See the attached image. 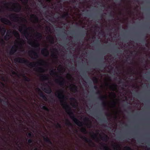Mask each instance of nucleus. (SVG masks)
Returning <instances> with one entry per match:
<instances>
[{
  "label": "nucleus",
  "instance_id": "nucleus-22",
  "mask_svg": "<svg viewBox=\"0 0 150 150\" xmlns=\"http://www.w3.org/2000/svg\"><path fill=\"white\" fill-rule=\"evenodd\" d=\"M28 43L32 46H35L36 47H39V45L38 43H35L33 42H28Z\"/></svg>",
  "mask_w": 150,
  "mask_h": 150
},
{
  "label": "nucleus",
  "instance_id": "nucleus-6",
  "mask_svg": "<svg viewBox=\"0 0 150 150\" xmlns=\"http://www.w3.org/2000/svg\"><path fill=\"white\" fill-rule=\"evenodd\" d=\"M9 17L10 19H12L14 21H19V18L24 20L25 21H26L25 19L18 16L17 15L16 13H12L9 16Z\"/></svg>",
  "mask_w": 150,
  "mask_h": 150
},
{
  "label": "nucleus",
  "instance_id": "nucleus-29",
  "mask_svg": "<svg viewBox=\"0 0 150 150\" xmlns=\"http://www.w3.org/2000/svg\"><path fill=\"white\" fill-rule=\"evenodd\" d=\"M41 78L43 80H47L48 79V75H44L41 76Z\"/></svg>",
  "mask_w": 150,
  "mask_h": 150
},
{
  "label": "nucleus",
  "instance_id": "nucleus-46",
  "mask_svg": "<svg viewBox=\"0 0 150 150\" xmlns=\"http://www.w3.org/2000/svg\"><path fill=\"white\" fill-rule=\"evenodd\" d=\"M2 101L4 102V104L6 105H10V104L8 101H5V100H1V101Z\"/></svg>",
  "mask_w": 150,
  "mask_h": 150
},
{
  "label": "nucleus",
  "instance_id": "nucleus-4",
  "mask_svg": "<svg viewBox=\"0 0 150 150\" xmlns=\"http://www.w3.org/2000/svg\"><path fill=\"white\" fill-rule=\"evenodd\" d=\"M116 96V94L115 92H111L110 93L109 97L112 99V100L110 103L111 107L112 108H116L117 104L116 101L117 99H115Z\"/></svg>",
  "mask_w": 150,
  "mask_h": 150
},
{
  "label": "nucleus",
  "instance_id": "nucleus-52",
  "mask_svg": "<svg viewBox=\"0 0 150 150\" xmlns=\"http://www.w3.org/2000/svg\"><path fill=\"white\" fill-rule=\"evenodd\" d=\"M84 120L85 121H89V119L88 117H86L84 119Z\"/></svg>",
  "mask_w": 150,
  "mask_h": 150
},
{
  "label": "nucleus",
  "instance_id": "nucleus-19",
  "mask_svg": "<svg viewBox=\"0 0 150 150\" xmlns=\"http://www.w3.org/2000/svg\"><path fill=\"white\" fill-rule=\"evenodd\" d=\"M40 91L39 93L40 96L43 99L46 100H47V98L46 96L39 89H38Z\"/></svg>",
  "mask_w": 150,
  "mask_h": 150
},
{
  "label": "nucleus",
  "instance_id": "nucleus-62",
  "mask_svg": "<svg viewBox=\"0 0 150 150\" xmlns=\"http://www.w3.org/2000/svg\"><path fill=\"white\" fill-rule=\"evenodd\" d=\"M101 18L102 19V21H103V13H102L101 14Z\"/></svg>",
  "mask_w": 150,
  "mask_h": 150
},
{
  "label": "nucleus",
  "instance_id": "nucleus-15",
  "mask_svg": "<svg viewBox=\"0 0 150 150\" xmlns=\"http://www.w3.org/2000/svg\"><path fill=\"white\" fill-rule=\"evenodd\" d=\"M53 50L55 51V52H52L51 56L52 57L55 59H57L58 58V57L57 56V53H58V51L57 49H54Z\"/></svg>",
  "mask_w": 150,
  "mask_h": 150
},
{
  "label": "nucleus",
  "instance_id": "nucleus-58",
  "mask_svg": "<svg viewBox=\"0 0 150 150\" xmlns=\"http://www.w3.org/2000/svg\"><path fill=\"white\" fill-rule=\"evenodd\" d=\"M23 28L22 27H20L19 28V30L20 32H21L23 30Z\"/></svg>",
  "mask_w": 150,
  "mask_h": 150
},
{
  "label": "nucleus",
  "instance_id": "nucleus-44",
  "mask_svg": "<svg viewBox=\"0 0 150 150\" xmlns=\"http://www.w3.org/2000/svg\"><path fill=\"white\" fill-rule=\"evenodd\" d=\"M101 122L102 123V127L103 125V123L102 124V122H103V111H101Z\"/></svg>",
  "mask_w": 150,
  "mask_h": 150
},
{
  "label": "nucleus",
  "instance_id": "nucleus-53",
  "mask_svg": "<svg viewBox=\"0 0 150 150\" xmlns=\"http://www.w3.org/2000/svg\"><path fill=\"white\" fill-rule=\"evenodd\" d=\"M101 150H103V142H102L101 144Z\"/></svg>",
  "mask_w": 150,
  "mask_h": 150
},
{
  "label": "nucleus",
  "instance_id": "nucleus-28",
  "mask_svg": "<svg viewBox=\"0 0 150 150\" xmlns=\"http://www.w3.org/2000/svg\"><path fill=\"white\" fill-rule=\"evenodd\" d=\"M69 16V13L68 12H65L64 14L62 15L61 17V18L63 19L67 18Z\"/></svg>",
  "mask_w": 150,
  "mask_h": 150
},
{
  "label": "nucleus",
  "instance_id": "nucleus-47",
  "mask_svg": "<svg viewBox=\"0 0 150 150\" xmlns=\"http://www.w3.org/2000/svg\"><path fill=\"white\" fill-rule=\"evenodd\" d=\"M0 42L1 43V45H4L5 44V42L4 41V40L2 39H1Z\"/></svg>",
  "mask_w": 150,
  "mask_h": 150
},
{
  "label": "nucleus",
  "instance_id": "nucleus-18",
  "mask_svg": "<svg viewBox=\"0 0 150 150\" xmlns=\"http://www.w3.org/2000/svg\"><path fill=\"white\" fill-rule=\"evenodd\" d=\"M43 139L44 141L47 143L51 145L52 144V143L51 140L47 137H44Z\"/></svg>",
  "mask_w": 150,
  "mask_h": 150
},
{
  "label": "nucleus",
  "instance_id": "nucleus-1",
  "mask_svg": "<svg viewBox=\"0 0 150 150\" xmlns=\"http://www.w3.org/2000/svg\"><path fill=\"white\" fill-rule=\"evenodd\" d=\"M55 95L60 100H61L60 103L63 108L64 109L66 112L69 116L70 118L79 126H83V123L79 121L76 118L72 111L71 109L70 106L67 104L66 100L67 99V97L63 94V91L60 90L57 91Z\"/></svg>",
  "mask_w": 150,
  "mask_h": 150
},
{
  "label": "nucleus",
  "instance_id": "nucleus-50",
  "mask_svg": "<svg viewBox=\"0 0 150 150\" xmlns=\"http://www.w3.org/2000/svg\"><path fill=\"white\" fill-rule=\"evenodd\" d=\"M125 150H132L131 148L129 146H126L124 148Z\"/></svg>",
  "mask_w": 150,
  "mask_h": 150
},
{
  "label": "nucleus",
  "instance_id": "nucleus-33",
  "mask_svg": "<svg viewBox=\"0 0 150 150\" xmlns=\"http://www.w3.org/2000/svg\"><path fill=\"white\" fill-rule=\"evenodd\" d=\"M101 111H103V95L101 96Z\"/></svg>",
  "mask_w": 150,
  "mask_h": 150
},
{
  "label": "nucleus",
  "instance_id": "nucleus-40",
  "mask_svg": "<svg viewBox=\"0 0 150 150\" xmlns=\"http://www.w3.org/2000/svg\"><path fill=\"white\" fill-rule=\"evenodd\" d=\"M28 137L30 138H32V137H33V134L31 132H30L28 134Z\"/></svg>",
  "mask_w": 150,
  "mask_h": 150
},
{
  "label": "nucleus",
  "instance_id": "nucleus-5",
  "mask_svg": "<svg viewBox=\"0 0 150 150\" xmlns=\"http://www.w3.org/2000/svg\"><path fill=\"white\" fill-rule=\"evenodd\" d=\"M11 3L12 4V3ZM13 4L14 6V7L12 8V10L16 13L20 12L21 9V7L20 4L17 3H13Z\"/></svg>",
  "mask_w": 150,
  "mask_h": 150
},
{
  "label": "nucleus",
  "instance_id": "nucleus-21",
  "mask_svg": "<svg viewBox=\"0 0 150 150\" xmlns=\"http://www.w3.org/2000/svg\"><path fill=\"white\" fill-rule=\"evenodd\" d=\"M16 47L15 46H13L11 50L9 52V54L11 55L13 54L16 52Z\"/></svg>",
  "mask_w": 150,
  "mask_h": 150
},
{
  "label": "nucleus",
  "instance_id": "nucleus-20",
  "mask_svg": "<svg viewBox=\"0 0 150 150\" xmlns=\"http://www.w3.org/2000/svg\"><path fill=\"white\" fill-rule=\"evenodd\" d=\"M103 43H102L101 45V69L103 68Z\"/></svg>",
  "mask_w": 150,
  "mask_h": 150
},
{
  "label": "nucleus",
  "instance_id": "nucleus-57",
  "mask_svg": "<svg viewBox=\"0 0 150 150\" xmlns=\"http://www.w3.org/2000/svg\"><path fill=\"white\" fill-rule=\"evenodd\" d=\"M101 88H102V91H103V82H102L101 84Z\"/></svg>",
  "mask_w": 150,
  "mask_h": 150
},
{
  "label": "nucleus",
  "instance_id": "nucleus-16",
  "mask_svg": "<svg viewBox=\"0 0 150 150\" xmlns=\"http://www.w3.org/2000/svg\"><path fill=\"white\" fill-rule=\"evenodd\" d=\"M80 138L82 139L85 142H89V143H92L93 145H94V144L92 142V140L90 139H89L86 137L85 136H81Z\"/></svg>",
  "mask_w": 150,
  "mask_h": 150
},
{
  "label": "nucleus",
  "instance_id": "nucleus-14",
  "mask_svg": "<svg viewBox=\"0 0 150 150\" xmlns=\"http://www.w3.org/2000/svg\"><path fill=\"white\" fill-rule=\"evenodd\" d=\"M47 39L49 41V42L51 44H54V38L53 36L50 35L47 37Z\"/></svg>",
  "mask_w": 150,
  "mask_h": 150
},
{
  "label": "nucleus",
  "instance_id": "nucleus-31",
  "mask_svg": "<svg viewBox=\"0 0 150 150\" xmlns=\"http://www.w3.org/2000/svg\"><path fill=\"white\" fill-rule=\"evenodd\" d=\"M13 34L14 36L18 38L19 40H21V39L20 38V35L19 33L17 31H15L13 33Z\"/></svg>",
  "mask_w": 150,
  "mask_h": 150
},
{
  "label": "nucleus",
  "instance_id": "nucleus-64",
  "mask_svg": "<svg viewBox=\"0 0 150 150\" xmlns=\"http://www.w3.org/2000/svg\"><path fill=\"white\" fill-rule=\"evenodd\" d=\"M2 80L3 81H5V78L4 77H2L1 78Z\"/></svg>",
  "mask_w": 150,
  "mask_h": 150
},
{
  "label": "nucleus",
  "instance_id": "nucleus-32",
  "mask_svg": "<svg viewBox=\"0 0 150 150\" xmlns=\"http://www.w3.org/2000/svg\"><path fill=\"white\" fill-rule=\"evenodd\" d=\"M2 35H4L6 32V29L4 27H3L0 29Z\"/></svg>",
  "mask_w": 150,
  "mask_h": 150
},
{
  "label": "nucleus",
  "instance_id": "nucleus-13",
  "mask_svg": "<svg viewBox=\"0 0 150 150\" xmlns=\"http://www.w3.org/2000/svg\"><path fill=\"white\" fill-rule=\"evenodd\" d=\"M42 90L44 91L46 93L50 94L52 92V89L51 87L48 86V87L47 88H43Z\"/></svg>",
  "mask_w": 150,
  "mask_h": 150
},
{
  "label": "nucleus",
  "instance_id": "nucleus-55",
  "mask_svg": "<svg viewBox=\"0 0 150 150\" xmlns=\"http://www.w3.org/2000/svg\"><path fill=\"white\" fill-rule=\"evenodd\" d=\"M146 38L144 39L143 40H142V41H141V42H145V41L146 40V39L147 38V37H146Z\"/></svg>",
  "mask_w": 150,
  "mask_h": 150
},
{
  "label": "nucleus",
  "instance_id": "nucleus-38",
  "mask_svg": "<svg viewBox=\"0 0 150 150\" xmlns=\"http://www.w3.org/2000/svg\"><path fill=\"white\" fill-rule=\"evenodd\" d=\"M41 108L42 109L45 110L47 112L49 111V109L46 106H43Z\"/></svg>",
  "mask_w": 150,
  "mask_h": 150
},
{
  "label": "nucleus",
  "instance_id": "nucleus-9",
  "mask_svg": "<svg viewBox=\"0 0 150 150\" xmlns=\"http://www.w3.org/2000/svg\"><path fill=\"white\" fill-rule=\"evenodd\" d=\"M109 88L112 91H114L117 88V85L115 83H111L107 84Z\"/></svg>",
  "mask_w": 150,
  "mask_h": 150
},
{
  "label": "nucleus",
  "instance_id": "nucleus-8",
  "mask_svg": "<svg viewBox=\"0 0 150 150\" xmlns=\"http://www.w3.org/2000/svg\"><path fill=\"white\" fill-rule=\"evenodd\" d=\"M105 60V57H104V61ZM105 62L104 61V64ZM105 71V68L104 67V110L105 109V75L104 74ZM105 113L104 111V115L105 114Z\"/></svg>",
  "mask_w": 150,
  "mask_h": 150
},
{
  "label": "nucleus",
  "instance_id": "nucleus-48",
  "mask_svg": "<svg viewBox=\"0 0 150 150\" xmlns=\"http://www.w3.org/2000/svg\"><path fill=\"white\" fill-rule=\"evenodd\" d=\"M56 127L57 128H61V125L60 124L57 123V125L56 126Z\"/></svg>",
  "mask_w": 150,
  "mask_h": 150
},
{
  "label": "nucleus",
  "instance_id": "nucleus-39",
  "mask_svg": "<svg viewBox=\"0 0 150 150\" xmlns=\"http://www.w3.org/2000/svg\"><path fill=\"white\" fill-rule=\"evenodd\" d=\"M38 71L39 72L42 73L45 72L44 69L41 67H39L38 69Z\"/></svg>",
  "mask_w": 150,
  "mask_h": 150
},
{
  "label": "nucleus",
  "instance_id": "nucleus-51",
  "mask_svg": "<svg viewBox=\"0 0 150 150\" xmlns=\"http://www.w3.org/2000/svg\"><path fill=\"white\" fill-rule=\"evenodd\" d=\"M129 71L131 73L134 74V71L132 68H130L129 69Z\"/></svg>",
  "mask_w": 150,
  "mask_h": 150
},
{
  "label": "nucleus",
  "instance_id": "nucleus-35",
  "mask_svg": "<svg viewBox=\"0 0 150 150\" xmlns=\"http://www.w3.org/2000/svg\"><path fill=\"white\" fill-rule=\"evenodd\" d=\"M92 81L94 83L96 84L98 83V79L97 77H93L92 78Z\"/></svg>",
  "mask_w": 150,
  "mask_h": 150
},
{
  "label": "nucleus",
  "instance_id": "nucleus-41",
  "mask_svg": "<svg viewBox=\"0 0 150 150\" xmlns=\"http://www.w3.org/2000/svg\"><path fill=\"white\" fill-rule=\"evenodd\" d=\"M114 12L112 11H110L109 14V16L110 17H112L113 18H114V15L113 14V13Z\"/></svg>",
  "mask_w": 150,
  "mask_h": 150
},
{
  "label": "nucleus",
  "instance_id": "nucleus-11",
  "mask_svg": "<svg viewBox=\"0 0 150 150\" xmlns=\"http://www.w3.org/2000/svg\"><path fill=\"white\" fill-rule=\"evenodd\" d=\"M0 19H1V21L5 24L11 25V23L9 20H8L7 19L5 18H1L0 16Z\"/></svg>",
  "mask_w": 150,
  "mask_h": 150
},
{
  "label": "nucleus",
  "instance_id": "nucleus-43",
  "mask_svg": "<svg viewBox=\"0 0 150 150\" xmlns=\"http://www.w3.org/2000/svg\"><path fill=\"white\" fill-rule=\"evenodd\" d=\"M101 122L102 123V127L103 125V123L102 124V122H103V111H101Z\"/></svg>",
  "mask_w": 150,
  "mask_h": 150
},
{
  "label": "nucleus",
  "instance_id": "nucleus-3",
  "mask_svg": "<svg viewBox=\"0 0 150 150\" xmlns=\"http://www.w3.org/2000/svg\"><path fill=\"white\" fill-rule=\"evenodd\" d=\"M50 74L54 75H57V77L59 78V79H56L55 80V82L61 86H64L65 82L64 79L62 76L57 75L56 71L54 70H51Z\"/></svg>",
  "mask_w": 150,
  "mask_h": 150
},
{
  "label": "nucleus",
  "instance_id": "nucleus-54",
  "mask_svg": "<svg viewBox=\"0 0 150 150\" xmlns=\"http://www.w3.org/2000/svg\"><path fill=\"white\" fill-rule=\"evenodd\" d=\"M11 72H12V74L13 75H16L17 74L13 70H12Z\"/></svg>",
  "mask_w": 150,
  "mask_h": 150
},
{
  "label": "nucleus",
  "instance_id": "nucleus-45",
  "mask_svg": "<svg viewBox=\"0 0 150 150\" xmlns=\"http://www.w3.org/2000/svg\"><path fill=\"white\" fill-rule=\"evenodd\" d=\"M33 141L32 139L30 138L29 139L28 141V143L29 144H32L33 143Z\"/></svg>",
  "mask_w": 150,
  "mask_h": 150
},
{
  "label": "nucleus",
  "instance_id": "nucleus-56",
  "mask_svg": "<svg viewBox=\"0 0 150 150\" xmlns=\"http://www.w3.org/2000/svg\"><path fill=\"white\" fill-rule=\"evenodd\" d=\"M71 70H72L73 71H74L75 70V67L74 66H72L71 68Z\"/></svg>",
  "mask_w": 150,
  "mask_h": 150
},
{
  "label": "nucleus",
  "instance_id": "nucleus-30",
  "mask_svg": "<svg viewBox=\"0 0 150 150\" xmlns=\"http://www.w3.org/2000/svg\"><path fill=\"white\" fill-rule=\"evenodd\" d=\"M112 146L113 149L116 150H117L120 147L118 144H112Z\"/></svg>",
  "mask_w": 150,
  "mask_h": 150
},
{
  "label": "nucleus",
  "instance_id": "nucleus-2",
  "mask_svg": "<svg viewBox=\"0 0 150 150\" xmlns=\"http://www.w3.org/2000/svg\"><path fill=\"white\" fill-rule=\"evenodd\" d=\"M15 63L18 62L21 63H24L29 67H34L36 66V64L41 65L42 63L44 62L42 60H40L39 61L36 62H30L28 60L24 58L21 57H17L14 59Z\"/></svg>",
  "mask_w": 150,
  "mask_h": 150
},
{
  "label": "nucleus",
  "instance_id": "nucleus-34",
  "mask_svg": "<svg viewBox=\"0 0 150 150\" xmlns=\"http://www.w3.org/2000/svg\"><path fill=\"white\" fill-rule=\"evenodd\" d=\"M81 132L85 134H86L87 132L86 129L85 127H82L81 129Z\"/></svg>",
  "mask_w": 150,
  "mask_h": 150
},
{
  "label": "nucleus",
  "instance_id": "nucleus-25",
  "mask_svg": "<svg viewBox=\"0 0 150 150\" xmlns=\"http://www.w3.org/2000/svg\"><path fill=\"white\" fill-rule=\"evenodd\" d=\"M91 137L93 139L95 140L96 141H98V139L97 135L96 134L93 133V134L91 135Z\"/></svg>",
  "mask_w": 150,
  "mask_h": 150
},
{
  "label": "nucleus",
  "instance_id": "nucleus-36",
  "mask_svg": "<svg viewBox=\"0 0 150 150\" xmlns=\"http://www.w3.org/2000/svg\"><path fill=\"white\" fill-rule=\"evenodd\" d=\"M66 122L65 123V125H66L68 126H72L71 123L68 120H66Z\"/></svg>",
  "mask_w": 150,
  "mask_h": 150
},
{
  "label": "nucleus",
  "instance_id": "nucleus-37",
  "mask_svg": "<svg viewBox=\"0 0 150 150\" xmlns=\"http://www.w3.org/2000/svg\"><path fill=\"white\" fill-rule=\"evenodd\" d=\"M122 52V51L120 50L119 48L116 49L115 51V53L116 54H120Z\"/></svg>",
  "mask_w": 150,
  "mask_h": 150
},
{
  "label": "nucleus",
  "instance_id": "nucleus-61",
  "mask_svg": "<svg viewBox=\"0 0 150 150\" xmlns=\"http://www.w3.org/2000/svg\"><path fill=\"white\" fill-rule=\"evenodd\" d=\"M71 1L73 3H75L76 2V0H71Z\"/></svg>",
  "mask_w": 150,
  "mask_h": 150
},
{
  "label": "nucleus",
  "instance_id": "nucleus-59",
  "mask_svg": "<svg viewBox=\"0 0 150 150\" xmlns=\"http://www.w3.org/2000/svg\"><path fill=\"white\" fill-rule=\"evenodd\" d=\"M105 131L104 129V139H103L104 142L105 141V134L104 133Z\"/></svg>",
  "mask_w": 150,
  "mask_h": 150
},
{
  "label": "nucleus",
  "instance_id": "nucleus-49",
  "mask_svg": "<svg viewBox=\"0 0 150 150\" xmlns=\"http://www.w3.org/2000/svg\"><path fill=\"white\" fill-rule=\"evenodd\" d=\"M101 139L102 141H103V132L102 128L101 131Z\"/></svg>",
  "mask_w": 150,
  "mask_h": 150
},
{
  "label": "nucleus",
  "instance_id": "nucleus-60",
  "mask_svg": "<svg viewBox=\"0 0 150 150\" xmlns=\"http://www.w3.org/2000/svg\"><path fill=\"white\" fill-rule=\"evenodd\" d=\"M70 100H73V101H74V100H75V99L74 98H70Z\"/></svg>",
  "mask_w": 150,
  "mask_h": 150
},
{
  "label": "nucleus",
  "instance_id": "nucleus-26",
  "mask_svg": "<svg viewBox=\"0 0 150 150\" xmlns=\"http://www.w3.org/2000/svg\"><path fill=\"white\" fill-rule=\"evenodd\" d=\"M22 76L24 78V80L25 81L29 82L30 81V79L29 78L26 76L24 74H22Z\"/></svg>",
  "mask_w": 150,
  "mask_h": 150
},
{
  "label": "nucleus",
  "instance_id": "nucleus-63",
  "mask_svg": "<svg viewBox=\"0 0 150 150\" xmlns=\"http://www.w3.org/2000/svg\"><path fill=\"white\" fill-rule=\"evenodd\" d=\"M45 28H46V30H48L49 29H50L49 27V26H46V27Z\"/></svg>",
  "mask_w": 150,
  "mask_h": 150
},
{
  "label": "nucleus",
  "instance_id": "nucleus-27",
  "mask_svg": "<svg viewBox=\"0 0 150 150\" xmlns=\"http://www.w3.org/2000/svg\"><path fill=\"white\" fill-rule=\"evenodd\" d=\"M70 86L71 90L75 92L77 91V87L75 85H73V87H72L71 86Z\"/></svg>",
  "mask_w": 150,
  "mask_h": 150
},
{
  "label": "nucleus",
  "instance_id": "nucleus-23",
  "mask_svg": "<svg viewBox=\"0 0 150 150\" xmlns=\"http://www.w3.org/2000/svg\"><path fill=\"white\" fill-rule=\"evenodd\" d=\"M31 18H34V21L36 22H38L39 20L38 17L35 15L32 14L31 15Z\"/></svg>",
  "mask_w": 150,
  "mask_h": 150
},
{
  "label": "nucleus",
  "instance_id": "nucleus-12",
  "mask_svg": "<svg viewBox=\"0 0 150 150\" xmlns=\"http://www.w3.org/2000/svg\"><path fill=\"white\" fill-rule=\"evenodd\" d=\"M11 31L10 30H8L6 34V35L4 37V40L6 41L8 40L11 37Z\"/></svg>",
  "mask_w": 150,
  "mask_h": 150
},
{
  "label": "nucleus",
  "instance_id": "nucleus-7",
  "mask_svg": "<svg viewBox=\"0 0 150 150\" xmlns=\"http://www.w3.org/2000/svg\"><path fill=\"white\" fill-rule=\"evenodd\" d=\"M23 27L25 29L23 32V34L24 36H25L27 39H28V38L29 37V34L27 31V30H34V29H33L31 27H29L27 28L26 25H23Z\"/></svg>",
  "mask_w": 150,
  "mask_h": 150
},
{
  "label": "nucleus",
  "instance_id": "nucleus-10",
  "mask_svg": "<svg viewBox=\"0 0 150 150\" xmlns=\"http://www.w3.org/2000/svg\"><path fill=\"white\" fill-rule=\"evenodd\" d=\"M41 53L44 56L47 57L49 56V52L47 48H44L41 50Z\"/></svg>",
  "mask_w": 150,
  "mask_h": 150
},
{
  "label": "nucleus",
  "instance_id": "nucleus-42",
  "mask_svg": "<svg viewBox=\"0 0 150 150\" xmlns=\"http://www.w3.org/2000/svg\"><path fill=\"white\" fill-rule=\"evenodd\" d=\"M25 5H27L28 2V0H20Z\"/></svg>",
  "mask_w": 150,
  "mask_h": 150
},
{
  "label": "nucleus",
  "instance_id": "nucleus-24",
  "mask_svg": "<svg viewBox=\"0 0 150 150\" xmlns=\"http://www.w3.org/2000/svg\"><path fill=\"white\" fill-rule=\"evenodd\" d=\"M35 36L37 38L39 39H41L42 38V34L38 32H36Z\"/></svg>",
  "mask_w": 150,
  "mask_h": 150
},
{
  "label": "nucleus",
  "instance_id": "nucleus-17",
  "mask_svg": "<svg viewBox=\"0 0 150 150\" xmlns=\"http://www.w3.org/2000/svg\"><path fill=\"white\" fill-rule=\"evenodd\" d=\"M29 53L30 54L31 53H32L33 54V55L35 57L34 58H33L32 57H31L32 58L36 59L39 57V55H38V53L34 51H30L29 52Z\"/></svg>",
  "mask_w": 150,
  "mask_h": 150
}]
</instances>
